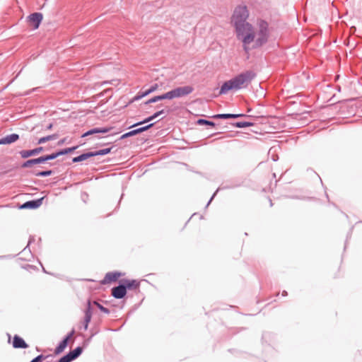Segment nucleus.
Instances as JSON below:
<instances>
[{"instance_id":"1","label":"nucleus","mask_w":362,"mask_h":362,"mask_svg":"<svg viewBox=\"0 0 362 362\" xmlns=\"http://www.w3.org/2000/svg\"><path fill=\"white\" fill-rule=\"evenodd\" d=\"M268 25L260 21L255 25L246 24L236 31L237 37L243 45L244 49L255 48L262 45L267 40Z\"/></svg>"},{"instance_id":"2","label":"nucleus","mask_w":362,"mask_h":362,"mask_svg":"<svg viewBox=\"0 0 362 362\" xmlns=\"http://www.w3.org/2000/svg\"><path fill=\"white\" fill-rule=\"evenodd\" d=\"M255 77V74L247 71L223 83L221 87L219 94H226L230 90H236L247 86Z\"/></svg>"},{"instance_id":"3","label":"nucleus","mask_w":362,"mask_h":362,"mask_svg":"<svg viewBox=\"0 0 362 362\" xmlns=\"http://www.w3.org/2000/svg\"><path fill=\"white\" fill-rule=\"evenodd\" d=\"M248 16V11L247 7L245 6H238L235 9L231 18V23L235 28V31L243 27L245 25L249 24V23L246 22Z\"/></svg>"},{"instance_id":"4","label":"nucleus","mask_w":362,"mask_h":362,"mask_svg":"<svg viewBox=\"0 0 362 362\" xmlns=\"http://www.w3.org/2000/svg\"><path fill=\"white\" fill-rule=\"evenodd\" d=\"M43 18L40 13H33L28 17V23L33 29H37Z\"/></svg>"},{"instance_id":"5","label":"nucleus","mask_w":362,"mask_h":362,"mask_svg":"<svg viewBox=\"0 0 362 362\" xmlns=\"http://www.w3.org/2000/svg\"><path fill=\"white\" fill-rule=\"evenodd\" d=\"M122 273L119 272H108L105 274L104 279L100 281L101 284H109L117 281L122 276Z\"/></svg>"},{"instance_id":"6","label":"nucleus","mask_w":362,"mask_h":362,"mask_svg":"<svg viewBox=\"0 0 362 362\" xmlns=\"http://www.w3.org/2000/svg\"><path fill=\"white\" fill-rule=\"evenodd\" d=\"M82 352L81 347H77L74 350L70 351L68 354L61 358L58 362H71L76 358Z\"/></svg>"},{"instance_id":"7","label":"nucleus","mask_w":362,"mask_h":362,"mask_svg":"<svg viewBox=\"0 0 362 362\" xmlns=\"http://www.w3.org/2000/svg\"><path fill=\"white\" fill-rule=\"evenodd\" d=\"M127 293L126 286L123 285L118 286L117 287H114L112 289V295L115 298H122L125 296Z\"/></svg>"},{"instance_id":"8","label":"nucleus","mask_w":362,"mask_h":362,"mask_svg":"<svg viewBox=\"0 0 362 362\" xmlns=\"http://www.w3.org/2000/svg\"><path fill=\"white\" fill-rule=\"evenodd\" d=\"M74 334V330H72L71 333L62 341L60 342L59 346L54 350L55 354H59L65 349V348L67 346L68 341L72 337Z\"/></svg>"},{"instance_id":"9","label":"nucleus","mask_w":362,"mask_h":362,"mask_svg":"<svg viewBox=\"0 0 362 362\" xmlns=\"http://www.w3.org/2000/svg\"><path fill=\"white\" fill-rule=\"evenodd\" d=\"M178 98L186 96L193 91V88L190 86L177 87L175 88Z\"/></svg>"},{"instance_id":"10","label":"nucleus","mask_w":362,"mask_h":362,"mask_svg":"<svg viewBox=\"0 0 362 362\" xmlns=\"http://www.w3.org/2000/svg\"><path fill=\"white\" fill-rule=\"evenodd\" d=\"M113 129V127H102V128H94L82 135V137H86L89 135H92L98 133H107Z\"/></svg>"},{"instance_id":"11","label":"nucleus","mask_w":362,"mask_h":362,"mask_svg":"<svg viewBox=\"0 0 362 362\" xmlns=\"http://www.w3.org/2000/svg\"><path fill=\"white\" fill-rule=\"evenodd\" d=\"M42 150V147H38L33 150H23L20 151V155L23 158H27L40 153Z\"/></svg>"},{"instance_id":"12","label":"nucleus","mask_w":362,"mask_h":362,"mask_svg":"<svg viewBox=\"0 0 362 362\" xmlns=\"http://www.w3.org/2000/svg\"><path fill=\"white\" fill-rule=\"evenodd\" d=\"M13 346L16 349H25L28 347V345L21 337L15 335L13 339Z\"/></svg>"},{"instance_id":"13","label":"nucleus","mask_w":362,"mask_h":362,"mask_svg":"<svg viewBox=\"0 0 362 362\" xmlns=\"http://www.w3.org/2000/svg\"><path fill=\"white\" fill-rule=\"evenodd\" d=\"M18 139L19 136L17 134H12L8 135L0 139V145L12 144L16 141Z\"/></svg>"},{"instance_id":"14","label":"nucleus","mask_w":362,"mask_h":362,"mask_svg":"<svg viewBox=\"0 0 362 362\" xmlns=\"http://www.w3.org/2000/svg\"><path fill=\"white\" fill-rule=\"evenodd\" d=\"M92 317V312L90 310V302L88 303V308L85 311V317H84V328L85 329H88V323L90 322Z\"/></svg>"},{"instance_id":"15","label":"nucleus","mask_w":362,"mask_h":362,"mask_svg":"<svg viewBox=\"0 0 362 362\" xmlns=\"http://www.w3.org/2000/svg\"><path fill=\"white\" fill-rule=\"evenodd\" d=\"M43 198L39 199L35 201H30L27 202L22 206V208H31V209H35L39 207L42 204V201Z\"/></svg>"},{"instance_id":"16","label":"nucleus","mask_w":362,"mask_h":362,"mask_svg":"<svg viewBox=\"0 0 362 362\" xmlns=\"http://www.w3.org/2000/svg\"><path fill=\"white\" fill-rule=\"evenodd\" d=\"M43 162H44V160L42 159V158L41 156V157L37 158L30 159V160H28L25 161L22 165V167L23 168H29V167H31L34 164H38V163H43Z\"/></svg>"},{"instance_id":"17","label":"nucleus","mask_w":362,"mask_h":362,"mask_svg":"<svg viewBox=\"0 0 362 362\" xmlns=\"http://www.w3.org/2000/svg\"><path fill=\"white\" fill-rule=\"evenodd\" d=\"M93 156H95L93 152L83 153V154L80 155L79 156L74 158L73 162L74 163L81 162V161L85 160L90 157H93Z\"/></svg>"},{"instance_id":"18","label":"nucleus","mask_w":362,"mask_h":362,"mask_svg":"<svg viewBox=\"0 0 362 362\" xmlns=\"http://www.w3.org/2000/svg\"><path fill=\"white\" fill-rule=\"evenodd\" d=\"M245 115L243 114H220L215 115V118H221V119H229V118H238L240 117H244Z\"/></svg>"},{"instance_id":"19","label":"nucleus","mask_w":362,"mask_h":362,"mask_svg":"<svg viewBox=\"0 0 362 362\" xmlns=\"http://www.w3.org/2000/svg\"><path fill=\"white\" fill-rule=\"evenodd\" d=\"M122 282H123V286H125L126 288H136L139 286V284L135 280H124V281H122Z\"/></svg>"},{"instance_id":"20","label":"nucleus","mask_w":362,"mask_h":362,"mask_svg":"<svg viewBox=\"0 0 362 362\" xmlns=\"http://www.w3.org/2000/svg\"><path fill=\"white\" fill-rule=\"evenodd\" d=\"M162 113H163V110H160V111H158L157 112H156L155 114H153L152 116L146 118L144 121L143 122H139L136 124H134L132 125V127H135L136 125H139V124H144V123H146V122H150L151 120H153V119L156 118L157 117H158L160 115H161Z\"/></svg>"},{"instance_id":"21","label":"nucleus","mask_w":362,"mask_h":362,"mask_svg":"<svg viewBox=\"0 0 362 362\" xmlns=\"http://www.w3.org/2000/svg\"><path fill=\"white\" fill-rule=\"evenodd\" d=\"M57 137H58L57 134H52V135H49V136H44V137L40 138L38 140L37 144H43L45 142H47L48 141L54 140Z\"/></svg>"},{"instance_id":"22","label":"nucleus","mask_w":362,"mask_h":362,"mask_svg":"<svg viewBox=\"0 0 362 362\" xmlns=\"http://www.w3.org/2000/svg\"><path fill=\"white\" fill-rule=\"evenodd\" d=\"M165 100H172L174 98H177V93L175 92V89H173L165 93H164Z\"/></svg>"},{"instance_id":"23","label":"nucleus","mask_w":362,"mask_h":362,"mask_svg":"<svg viewBox=\"0 0 362 362\" xmlns=\"http://www.w3.org/2000/svg\"><path fill=\"white\" fill-rule=\"evenodd\" d=\"M77 148H78V146L67 148H65L64 150L59 151L58 154H59V156L67 154V153H71L72 151L76 150Z\"/></svg>"},{"instance_id":"24","label":"nucleus","mask_w":362,"mask_h":362,"mask_svg":"<svg viewBox=\"0 0 362 362\" xmlns=\"http://www.w3.org/2000/svg\"><path fill=\"white\" fill-rule=\"evenodd\" d=\"M253 124L247 122H236L235 126L239 128L247 127L252 126Z\"/></svg>"},{"instance_id":"25","label":"nucleus","mask_w":362,"mask_h":362,"mask_svg":"<svg viewBox=\"0 0 362 362\" xmlns=\"http://www.w3.org/2000/svg\"><path fill=\"white\" fill-rule=\"evenodd\" d=\"M165 100L164 94L160 95L155 96L152 98H151L146 103H156L158 100Z\"/></svg>"},{"instance_id":"26","label":"nucleus","mask_w":362,"mask_h":362,"mask_svg":"<svg viewBox=\"0 0 362 362\" xmlns=\"http://www.w3.org/2000/svg\"><path fill=\"white\" fill-rule=\"evenodd\" d=\"M110 151H111V148H105V149H102V150L93 152V153H94L95 156H99V155H105V154L109 153L110 152Z\"/></svg>"},{"instance_id":"27","label":"nucleus","mask_w":362,"mask_h":362,"mask_svg":"<svg viewBox=\"0 0 362 362\" xmlns=\"http://www.w3.org/2000/svg\"><path fill=\"white\" fill-rule=\"evenodd\" d=\"M59 156V154H58V152H57V153H52L51 155H48V156H42V158L44 160V162H45V161H47L49 160L54 159L57 157H58Z\"/></svg>"},{"instance_id":"28","label":"nucleus","mask_w":362,"mask_h":362,"mask_svg":"<svg viewBox=\"0 0 362 362\" xmlns=\"http://www.w3.org/2000/svg\"><path fill=\"white\" fill-rule=\"evenodd\" d=\"M93 304L95 305H96L100 310V311H102L103 313H106V314H108L110 313V311H109V310L107 308H105L104 306H103L102 305H100L98 302L94 301Z\"/></svg>"},{"instance_id":"29","label":"nucleus","mask_w":362,"mask_h":362,"mask_svg":"<svg viewBox=\"0 0 362 362\" xmlns=\"http://www.w3.org/2000/svg\"><path fill=\"white\" fill-rule=\"evenodd\" d=\"M197 124H207V125H210V126H214V122H210V121H208V120H205V119H199L197 121Z\"/></svg>"},{"instance_id":"30","label":"nucleus","mask_w":362,"mask_h":362,"mask_svg":"<svg viewBox=\"0 0 362 362\" xmlns=\"http://www.w3.org/2000/svg\"><path fill=\"white\" fill-rule=\"evenodd\" d=\"M51 174H52L51 170H47V171L39 172V173H36V175L39 176V177H46V176L50 175Z\"/></svg>"},{"instance_id":"31","label":"nucleus","mask_w":362,"mask_h":362,"mask_svg":"<svg viewBox=\"0 0 362 362\" xmlns=\"http://www.w3.org/2000/svg\"><path fill=\"white\" fill-rule=\"evenodd\" d=\"M158 86V84H154L153 86H152L148 90H147L144 93V95H148L149 93L155 91L156 90H157Z\"/></svg>"},{"instance_id":"32","label":"nucleus","mask_w":362,"mask_h":362,"mask_svg":"<svg viewBox=\"0 0 362 362\" xmlns=\"http://www.w3.org/2000/svg\"><path fill=\"white\" fill-rule=\"evenodd\" d=\"M44 358H45L44 356L39 355L38 356L35 358L33 360H32L30 362H42Z\"/></svg>"},{"instance_id":"33","label":"nucleus","mask_w":362,"mask_h":362,"mask_svg":"<svg viewBox=\"0 0 362 362\" xmlns=\"http://www.w3.org/2000/svg\"><path fill=\"white\" fill-rule=\"evenodd\" d=\"M153 125V124H150L147 126H145V127H141V128H138L139 131V133H141L147 129H148L150 127H151Z\"/></svg>"},{"instance_id":"34","label":"nucleus","mask_w":362,"mask_h":362,"mask_svg":"<svg viewBox=\"0 0 362 362\" xmlns=\"http://www.w3.org/2000/svg\"><path fill=\"white\" fill-rule=\"evenodd\" d=\"M153 125V124H150L147 126H145V127H141V128H138L139 131V133H141L147 129H148L150 127H151Z\"/></svg>"},{"instance_id":"35","label":"nucleus","mask_w":362,"mask_h":362,"mask_svg":"<svg viewBox=\"0 0 362 362\" xmlns=\"http://www.w3.org/2000/svg\"><path fill=\"white\" fill-rule=\"evenodd\" d=\"M130 136H132L131 132H129L127 133L124 134L121 136V139H125V138H127V137H130Z\"/></svg>"},{"instance_id":"36","label":"nucleus","mask_w":362,"mask_h":362,"mask_svg":"<svg viewBox=\"0 0 362 362\" xmlns=\"http://www.w3.org/2000/svg\"><path fill=\"white\" fill-rule=\"evenodd\" d=\"M130 132H131L132 136H134V135H136L137 134H139V131L138 129L132 130V131H130Z\"/></svg>"},{"instance_id":"37","label":"nucleus","mask_w":362,"mask_h":362,"mask_svg":"<svg viewBox=\"0 0 362 362\" xmlns=\"http://www.w3.org/2000/svg\"><path fill=\"white\" fill-rule=\"evenodd\" d=\"M65 142V139H62L58 142V145H62Z\"/></svg>"},{"instance_id":"38","label":"nucleus","mask_w":362,"mask_h":362,"mask_svg":"<svg viewBox=\"0 0 362 362\" xmlns=\"http://www.w3.org/2000/svg\"><path fill=\"white\" fill-rule=\"evenodd\" d=\"M53 125L52 124H49V126L47 127V129H51L52 128Z\"/></svg>"}]
</instances>
